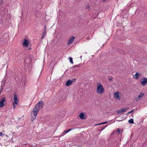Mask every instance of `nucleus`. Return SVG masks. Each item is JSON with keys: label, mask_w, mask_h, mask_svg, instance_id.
Segmentation results:
<instances>
[{"label": "nucleus", "mask_w": 147, "mask_h": 147, "mask_svg": "<svg viewBox=\"0 0 147 147\" xmlns=\"http://www.w3.org/2000/svg\"><path fill=\"white\" fill-rule=\"evenodd\" d=\"M44 103L42 101H40L35 106L33 111L31 113V115L34 119L36 118L38 111L42 108Z\"/></svg>", "instance_id": "f257e3e1"}, {"label": "nucleus", "mask_w": 147, "mask_h": 147, "mask_svg": "<svg viewBox=\"0 0 147 147\" xmlns=\"http://www.w3.org/2000/svg\"><path fill=\"white\" fill-rule=\"evenodd\" d=\"M96 92L97 93L99 94H102L105 92V90L103 86L101 84L98 85L96 89Z\"/></svg>", "instance_id": "f03ea898"}, {"label": "nucleus", "mask_w": 147, "mask_h": 147, "mask_svg": "<svg viewBox=\"0 0 147 147\" xmlns=\"http://www.w3.org/2000/svg\"><path fill=\"white\" fill-rule=\"evenodd\" d=\"M13 99L14 100V102L13 103V106L14 109L16 107L15 105H16L17 104L18 102V101L17 99V95L16 94H15V93H14V94Z\"/></svg>", "instance_id": "7ed1b4c3"}, {"label": "nucleus", "mask_w": 147, "mask_h": 147, "mask_svg": "<svg viewBox=\"0 0 147 147\" xmlns=\"http://www.w3.org/2000/svg\"><path fill=\"white\" fill-rule=\"evenodd\" d=\"M5 100L6 98L5 97H3L0 99V108L2 107L5 105L4 103Z\"/></svg>", "instance_id": "20e7f679"}, {"label": "nucleus", "mask_w": 147, "mask_h": 147, "mask_svg": "<svg viewBox=\"0 0 147 147\" xmlns=\"http://www.w3.org/2000/svg\"><path fill=\"white\" fill-rule=\"evenodd\" d=\"M140 82L142 85L145 86L147 83V79L145 78H143L141 79Z\"/></svg>", "instance_id": "39448f33"}, {"label": "nucleus", "mask_w": 147, "mask_h": 147, "mask_svg": "<svg viewBox=\"0 0 147 147\" xmlns=\"http://www.w3.org/2000/svg\"><path fill=\"white\" fill-rule=\"evenodd\" d=\"M75 79H73L72 80H68L66 82V85L67 86H69L71 84L74 82Z\"/></svg>", "instance_id": "423d86ee"}, {"label": "nucleus", "mask_w": 147, "mask_h": 147, "mask_svg": "<svg viewBox=\"0 0 147 147\" xmlns=\"http://www.w3.org/2000/svg\"><path fill=\"white\" fill-rule=\"evenodd\" d=\"M120 94H121L119 92H117L114 93V95L116 98L119 99L121 97V96H120Z\"/></svg>", "instance_id": "0eeeda50"}, {"label": "nucleus", "mask_w": 147, "mask_h": 147, "mask_svg": "<svg viewBox=\"0 0 147 147\" xmlns=\"http://www.w3.org/2000/svg\"><path fill=\"white\" fill-rule=\"evenodd\" d=\"M75 38L74 36H71L70 38L68 40V42L67 43V45H69L70 44H71L74 40L75 39Z\"/></svg>", "instance_id": "6e6552de"}, {"label": "nucleus", "mask_w": 147, "mask_h": 147, "mask_svg": "<svg viewBox=\"0 0 147 147\" xmlns=\"http://www.w3.org/2000/svg\"><path fill=\"white\" fill-rule=\"evenodd\" d=\"M127 108H123L121 109H119L117 111V113L119 114H120L121 113H123L125 111L127 110Z\"/></svg>", "instance_id": "1a4fd4ad"}, {"label": "nucleus", "mask_w": 147, "mask_h": 147, "mask_svg": "<svg viewBox=\"0 0 147 147\" xmlns=\"http://www.w3.org/2000/svg\"><path fill=\"white\" fill-rule=\"evenodd\" d=\"M141 74L138 72H136L135 74L133 76L136 79H138Z\"/></svg>", "instance_id": "9d476101"}, {"label": "nucleus", "mask_w": 147, "mask_h": 147, "mask_svg": "<svg viewBox=\"0 0 147 147\" xmlns=\"http://www.w3.org/2000/svg\"><path fill=\"white\" fill-rule=\"evenodd\" d=\"M23 45L26 47H28L29 45L28 43L27 40L24 39V42H23Z\"/></svg>", "instance_id": "9b49d317"}, {"label": "nucleus", "mask_w": 147, "mask_h": 147, "mask_svg": "<svg viewBox=\"0 0 147 147\" xmlns=\"http://www.w3.org/2000/svg\"><path fill=\"white\" fill-rule=\"evenodd\" d=\"M31 61V60L29 58H27L24 61V62L26 63V64H28L29 63H30Z\"/></svg>", "instance_id": "f8f14e48"}, {"label": "nucleus", "mask_w": 147, "mask_h": 147, "mask_svg": "<svg viewBox=\"0 0 147 147\" xmlns=\"http://www.w3.org/2000/svg\"><path fill=\"white\" fill-rule=\"evenodd\" d=\"M84 114L83 113H81L80 114L79 116L81 119H84L85 118H84Z\"/></svg>", "instance_id": "ddd939ff"}, {"label": "nucleus", "mask_w": 147, "mask_h": 147, "mask_svg": "<svg viewBox=\"0 0 147 147\" xmlns=\"http://www.w3.org/2000/svg\"><path fill=\"white\" fill-rule=\"evenodd\" d=\"M73 129H67V130H65L63 131V133H64V134H66V133H67L69 131Z\"/></svg>", "instance_id": "4468645a"}, {"label": "nucleus", "mask_w": 147, "mask_h": 147, "mask_svg": "<svg viewBox=\"0 0 147 147\" xmlns=\"http://www.w3.org/2000/svg\"><path fill=\"white\" fill-rule=\"evenodd\" d=\"M128 122L129 123L131 124L133 123H134V119L132 118H131L129 120Z\"/></svg>", "instance_id": "2eb2a0df"}, {"label": "nucleus", "mask_w": 147, "mask_h": 147, "mask_svg": "<svg viewBox=\"0 0 147 147\" xmlns=\"http://www.w3.org/2000/svg\"><path fill=\"white\" fill-rule=\"evenodd\" d=\"M46 34V32H45V31L43 32V34L41 36L42 39L44 38V37L45 36Z\"/></svg>", "instance_id": "dca6fc26"}, {"label": "nucleus", "mask_w": 147, "mask_h": 147, "mask_svg": "<svg viewBox=\"0 0 147 147\" xmlns=\"http://www.w3.org/2000/svg\"><path fill=\"white\" fill-rule=\"evenodd\" d=\"M144 95V94L143 93H141L138 96V98H140L142 97Z\"/></svg>", "instance_id": "f3484780"}, {"label": "nucleus", "mask_w": 147, "mask_h": 147, "mask_svg": "<svg viewBox=\"0 0 147 147\" xmlns=\"http://www.w3.org/2000/svg\"><path fill=\"white\" fill-rule=\"evenodd\" d=\"M69 60L70 63H71L73 64V61L72 58L71 57H69Z\"/></svg>", "instance_id": "a211bd4d"}, {"label": "nucleus", "mask_w": 147, "mask_h": 147, "mask_svg": "<svg viewBox=\"0 0 147 147\" xmlns=\"http://www.w3.org/2000/svg\"><path fill=\"white\" fill-rule=\"evenodd\" d=\"M80 64H79L78 65H76L73 66V67L74 68L76 69V67L78 68L80 66Z\"/></svg>", "instance_id": "6ab92c4d"}, {"label": "nucleus", "mask_w": 147, "mask_h": 147, "mask_svg": "<svg viewBox=\"0 0 147 147\" xmlns=\"http://www.w3.org/2000/svg\"><path fill=\"white\" fill-rule=\"evenodd\" d=\"M107 122H108V121H105V122H103V123H99L98 124H97V125H101V124H106V123H107Z\"/></svg>", "instance_id": "aec40b11"}, {"label": "nucleus", "mask_w": 147, "mask_h": 147, "mask_svg": "<svg viewBox=\"0 0 147 147\" xmlns=\"http://www.w3.org/2000/svg\"><path fill=\"white\" fill-rule=\"evenodd\" d=\"M140 99V98H138V97H136L135 98V100L136 101H138Z\"/></svg>", "instance_id": "412c9836"}, {"label": "nucleus", "mask_w": 147, "mask_h": 147, "mask_svg": "<svg viewBox=\"0 0 147 147\" xmlns=\"http://www.w3.org/2000/svg\"><path fill=\"white\" fill-rule=\"evenodd\" d=\"M4 135V134H3L2 132H0V136L1 137L3 136Z\"/></svg>", "instance_id": "4be33fe9"}, {"label": "nucleus", "mask_w": 147, "mask_h": 147, "mask_svg": "<svg viewBox=\"0 0 147 147\" xmlns=\"http://www.w3.org/2000/svg\"><path fill=\"white\" fill-rule=\"evenodd\" d=\"M4 3V0H1V1H0V5L3 4Z\"/></svg>", "instance_id": "5701e85b"}, {"label": "nucleus", "mask_w": 147, "mask_h": 147, "mask_svg": "<svg viewBox=\"0 0 147 147\" xmlns=\"http://www.w3.org/2000/svg\"><path fill=\"white\" fill-rule=\"evenodd\" d=\"M120 132V129L119 128L117 129V133L118 134H119Z\"/></svg>", "instance_id": "b1692460"}, {"label": "nucleus", "mask_w": 147, "mask_h": 147, "mask_svg": "<svg viewBox=\"0 0 147 147\" xmlns=\"http://www.w3.org/2000/svg\"><path fill=\"white\" fill-rule=\"evenodd\" d=\"M134 111V109H133L132 110H131V111H130L129 112L127 113V114H129L130 113H131L132 112H133Z\"/></svg>", "instance_id": "393cba45"}, {"label": "nucleus", "mask_w": 147, "mask_h": 147, "mask_svg": "<svg viewBox=\"0 0 147 147\" xmlns=\"http://www.w3.org/2000/svg\"><path fill=\"white\" fill-rule=\"evenodd\" d=\"M86 8L87 9H90V7L88 5L87 7H86Z\"/></svg>", "instance_id": "a878e982"}, {"label": "nucleus", "mask_w": 147, "mask_h": 147, "mask_svg": "<svg viewBox=\"0 0 147 147\" xmlns=\"http://www.w3.org/2000/svg\"><path fill=\"white\" fill-rule=\"evenodd\" d=\"M45 31V32H46V27L45 26V27H44V31Z\"/></svg>", "instance_id": "bb28decb"}, {"label": "nucleus", "mask_w": 147, "mask_h": 147, "mask_svg": "<svg viewBox=\"0 0 147 147\" xmlns=\"http://www.w3.org/2000/svg\"><path fill=\"white\" fill-rule=\"evenodd\" d=\"M109 81L110 82H111L112 81V78H110L109 79Z\"/></svg>", "instance_id": "cd10ccee"}, {"label": "nucleus", "mask_w": 147, "mask_h": 147, "mask_svg": "<svg viewBox=\"0 0 147 147\" xmlns=\"http://www.w3.org/2000/svg\"><path fill=\"white\" fill-rule=\"evenodd\" d=\"M107 126H105L103 127V129H105V128Z\"/></svg>", "instance_id": "c85d7f7f"}, {"label": "nucleus", "mask_w": 147, "mask_h": 147, "mask_svg": "<svg viewBox=\"0 0 147 147\" xmlns=\"http://www.w3.org/2000/svg\"><path fill=\"white\" fill-rule=\"evenodd\" d=\"M104 129H103V128L101 130V131H102Z\"/></svg>", "instance_id": "c756f323"}, {"label": "nucleus", "mask_w": 147, "mask_h": 147, "mask_svg": "<svg viewBox=\"0 0 147 147\" xmlns=\"http://www.w3.org/2000/svg\"><path fill=\"white\" fill-rule=\"evenodd\" d=\"M103 1H105V0H102Z\"/></svg>", "instance_id": "7c9ffc66"}, {"label": "nucleus", "mask_w": 147, "mask_h": 147, "mask_svg": "<svg viewBox=\"0 0 147 147\" xmlns=\"http://www.w3.org/2000/svg\"><path fill=\"white\" fill-rule=\"evenodd\" d=\"M82 56H80V58H81V59L82 58Z\"/></svg>", "instance_id": "2f4dec72"}]
</instances>
